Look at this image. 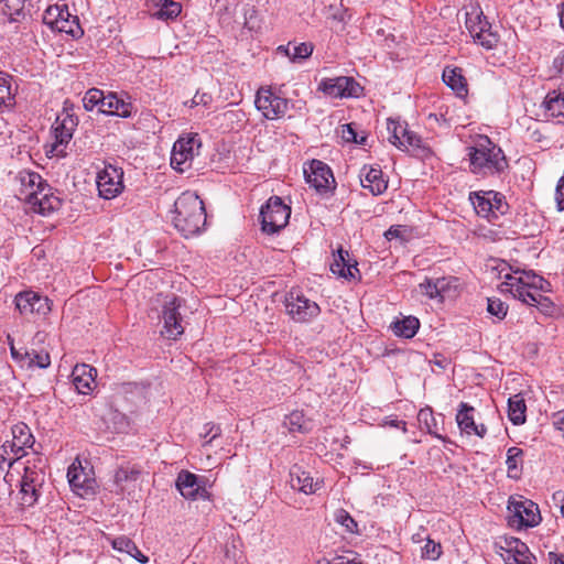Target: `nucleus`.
<instances>
[{"mask_svg": "<svg viewBox=\"0 0 564 564\" xmlns=\"http://www.w3.org/2000/svg\"><path fill=\"white\" fill-rule=\"evenodd\" d=\"M503 279V292H509L527 305L536 306L543 314L552 313L553 302L541 293L550 291V283L543 276L531 270L517 269L512 273H506Z\"/></svg>", "mask_w": 564, "mask_h": 564, "instance_id": "f257e3e1", "label": "nucleus"}, {"mask_svg": "<svg viewBox=\"0 0 564 564\" xmlns=\"http://www.w3.org/2000/svg\"><path fill=\"white\" fill-rule=\"evenodd\" d=\"M172 223L185 238L198 235L206 225L205 206L199 196L186 191L174 203Z\"/></svg>", "mask_w": 564, "mask_h": 564, "instance_id": "f03ea898", "label": "nucleus"}, {"mask_svg": "<svg viewBox=\"0 0 564 564\" xmlns=\"http://www.w3.org/2000/svg\"><path fill=\"white\" fill-rule=\"evenodd\" d=\"M469 169L475 175L487 177L500 174L508 166L503 151L487 135H479L468 148Z\"/></svg>", "mask_w": 564, "mask_h": 564, "instance_id": "7ed1b4c3", "label": "nucleus"}, {"mask_svg": "<svg viewBox=\"0 0 564 564\" xmlns=\"http://www.w3.org/2000/svg\"><path fill=\"white\" fill-rule=\"evenodd\" d=\"M507 510L508 524L513 529L533 528L541 522L539 507L532 500L511 497Z\"/></svg>", "mask_w": 564, "mask_h": 564, "instance_id": "20e7f679", "label": "nucleus"}, {"mask_svg": "<svg viewBox=\"0 0 564 564\" xmlns=\"http://www.w3.org/2000/svg\"><path fill=\"white\" fill-rule=\"evenodd\" d=\"M291 209L282 198L272 196L260 209L261 229L263 232L273 235L284 228L290 219Z\"/></svg>", "mask_w": 564, "mask_h": 564, "instance_id": "39448f33", "label": "nucleus"}, {"mask_svg": "<svg viewBox=\"0 0 564 564\" xmlns=\"http://www.w3.org/2000/svg\"><path fill=\"white\" fill-rule=\"evenodd\" d=\"M466 28L475 42L486 50H492L497 46L499 35L492 31L491 24L479 7H475L466 13Z\"/></svg>", "mask_w": 564, "mask_h": 564, "instance_id": "423d86ee", "label": "nucleus"}, {"mask_svg": "<svg viewBox=\"0 0 564 564\" xmlns=\"http://www.w3.org/2000/svg\"><path fill=\"white\" fill-rule=\"evenodd\" d=\"M37 464H32L28 460V465L24 467V474L22 476L20 486L21 500L23 506H33L40 496V489L45 481V473L43 470L42 458H37Z\"/></svg>", "mask_w": 564, "mask_h": 564, "instance_id": "0eeeda50", "label": "nucleus"}, {"mask_svg": "<svg viewBox=\"0 0 564 564\" xmlns=\"http://www.w3.org/2000/svg\"><path fill=\"white\" fill-rule=\"evenodd\" d=\"M284 306L286 314L296 323H307L321 312L316 302L311 301L300 290L294 289L285 295Z\"/></svg>", "mask_w": 564, "mask_h": 564, "instance_id": "6e6552de", "label": "nucleus"}, {"mask_svg": "<svg viewBox=\"0 0 564 564\" xmlns=\"http://www.w3.org/2000/svg\"><path fill=\"white\" fill-rule=\"evenodd\" d=\"M200 145V139L197 134L189 133L180 137L172 148L171 166L178 172L188 170L195 155L198 154Z\"/></svg>", "mask_w": 564, "mask_h": 564, "instance_id": "1a4fd4ad", "label": "nucleus"}, {"mask_svg": "<svg viewBox=\"0 0 564 564\" xmlns=\"http://www.w3.org/2000/svg\"><path fill=\"white\" fill-rule=\"evenodd\" d=\"M78 124V119L67 107L57 115L56 120L52 127L54 134V143L52 144L51 152L57 156H65V148L73 138V133Z\"/></svg>", "mask_w": 564, "mask_h": 564, "instance_id": "9d476101", "label": "nucleus"}, {"mask_svg": "<svg viewBox=\"0 0 564 564\" xmlns=\"http://www.w3.org/2000/svg\"><path fill=\"white\" fill-rule=\"evenodd\" d=\"M469 200L477 215L487 219L498 218L508 209L505 197L495 191L473 192L469 194Z\"/></svg>", "mask_w": 564, "mask_h": 564, "instance_id": "9b49d317", "label": "nucleus"}, {"mask_svg": "<svg viewBox=\"0 0 564 564\" xmlns=\"http://www.w3.org/2000/svg\"><path fill=\"white\" fill-rule=\"evenodd\" d=\"M256 108L268 120L282 118L290 108V100L278 96L270 87H260L256 95Z\"/></svg>", "mask_w": 564, "mask_h": 564, "instance_id": "f8f14e48", "label": "nucleus"}, {"mask_svg": "<svg viewBox=\"0 0 564 564\" xmlns=\"http://www.w3.org/2000/svg\"><path fill=\"white\" fill-rule=\"evenodd\" d=\"M97 188L99 196L105 199H112L122 193L123 185V171L111 164L105 167L97 174Z\"/></svg>", "mask_w": 564, "mask_h": 564, "instance_id": "ddd939ff", "label": "nucleus"}, {"mask_svg": "<svg viewBox=\"0 0 564 564\" xmlns=\"http://www.w3.org/2000/svg\"><path fill=\"white\" fill-rule=\"evenodd\" d=\"M24 202L30 209L43 216H47L61 207V199L52 193L50 185L42 186L37 192H24Z\"/></svg>", "mask_w": 564, "mask_h": 564, "instance_id": "4468645a", "label": "nucleus"}, {"mask_svg": "<svg viewBox=\"0 0 564 564\" xmlns=\"http://www.w3.org/2000/svg\"><path fill=\"white\" fill-rule=\"evenodd\" d=\"M318 89L333 98L358 97L362 91L361 86L352 77L346 76L324 79L319 83Z\"/></svg>", "mask_w": 564, "mask_h": 564, "instance_id": "2eb2a0df", "label": "nucleus"}, {"mask_svg": "<svg viewBox=\"0 0 564 564\" xmlns=\"http://www.w3.org/2000/svg\"><path fill=\"white\" fill-rule=\"evenodd\" d=\"M181 307V299L173 296L170 301L163 305V329L161 334L169 339H176L184 333L182 326V317L178 312Z\"/></svg>", "mask_w": 564, "mask_h": 564, "instance_id": "dca6fc26", "label": "nucleus"}, {"mask_svg": "<svg viewBox=\"0 0 564 564\" xmlns=\"http://www.w3.org/2000/svg\"><path fill=\"white\" fill-rule=\"evenodd\" d=\"M304 175L306 182L318 193L327 192L335 183L330 167L319 160H313L310 166L304 169Z\"/></svg>", "mask_w": 564, "mask_h": 564, "instance_id": "f3484780", "label": "nucleus"}, {"mask_svg": "<svg viewBox=\"0 0 564 564\" xmlns=\"http://www.w3.org/2000/svg\"><path fill=\"white\" fill-rule=\"evenodd\" d=\"M175 485L185 499L197 500L207 497L205 479L188 470L178 473Z\"/></svg>", "mask_w": 564, "mask_h": 564, "instance_id": "a211bd4d", "label": "nucleus"}, {"mask_svg": "<svg viewBox=\"0 0 564 564\" xmlns=\"http://www.w3.org/2000/svg\"><path fill=\"white\" fill-rule=\"evenodd\" d=\"M34 437L30 427L24 423H18L12 426V441H7L2 445V451L8 453V448L12 452L15 458H21L25 455V448L32 447Z\"/></svg>", "mask_w": 564, "mask_h": 564, "instance_id": "6ab92c4d", "label": "nucleus"}, {"mask_svg": "<svg viewBox=\"0 0 564 564\" xmlns=\"http://www.w3.org/2000/svg\"><path fill=\"white\" fill-rule=\"evenodd\" d=\"M474 412V406L466 402H460L456 413V422L462 433L467 435L475 434L482 438L487 433V427L484 424H476Z\"/></svg>", "mask_w": 564, "mask_h": 564, "instance_id": "aec40b11", "label": "nucleus"}, {"mask_svg": "<svg viewBox=\"0 0 564 564\" xmlns=\"http://www.w3.org/2000/svg\"><path fill=\"white\" fill-rule=\"evenodd\" d=\"M15 306L21 314H46L51 311L48 300L32 291L21 292L15 296Z\"/></svg>", "mask_w": 564, "mask_h": 564, "instance_id": "412c9836", "label": "nucleus"}, {"mask_svg": "<svg viewBox=\"0 0 564 564\" xmlns=\"http://www.w3.org/2000/svg\"><path fill=\"white\" fill-rule=\"evenodd\" d=\"M506 546L502 547L507 555L508 564H534L535 556L530 552L528 545L518 538H506Z\"/></svg>", "mask_w": 564, "mask_h": 564, "instance_id": "4be33fe9", "label": "nucleus"}, {"mask_svg": "<svg viewBox=\"0 0 564 564\" xmlns=\"http://www.w3.org/2000/svg\"><path fill=\"white\" fill-rule=\"evenodd\" d=\"M289 476L291 487L305 495L316 492L321 486L319 479L314 480L310 471L304 470L296 464L291 467Z\"/></svg>", "mask_w": 564, "mask_h": 564, "instance_id": "5701e85b", "label": "nucleus"}, {"mask_svg": "<svg viewBox=\"0 0 564 564\" xmlns=\"http://www.w3.org/2000/svg\"><path fill=\"white\" fill-rule=\"evenodd\" d=\"M360 183L375 196L383 194L388 188V180L383 177L380 169L364 166L360 171Z\"/></svg>", "mask_w": 564, "mask_h": 564, "instance_id": "b1692460", "label": "nucleus"}, {"mask_svg": "<svg viewBox=\"0 0 564 564\" xmlns=\"http://www.w3.org/2000/svg\"><path fill=\"white\" fill-rule=\"evenodd\" d=\"M333 273L338 274L345 279H355L356 274L359 273L358 263L352 260L349 252L339 248L337 253L334 254V261L330 264Z\"/></svg>", "mask_w": 564, "mask_h": 564, "instance_id": "393cba45", "label": "nucleus"}, {"mask_svg": "<svg viewBox=\"0 0 564 564\" xmlns=\"http://www.w3.org/2000/svg\"><path fill=\"white\" fill-rule=\"evenodd\" d=\"M96 369L89 365H76L72 371V381L78 393L88 394L93 390Z\"/></svg>", "mask_w": 564, "mask_h": 564, "instance_id": "a878e982", "label": "nucleus"}, {"mask_svg": "<svg viewBox=\"0 0 564 564\" xmlns=\"http://www.w3.org/2000/svg\"><path fill=\"white\" fill-rule=\"evenodd\" d=\"M420 328V321L415 316H404L397 318L390 324V329L398 337L412 338Z\"/></svg>", "mask_w": 564, "mask_h": 564, "instance_id": "bb28decb", "label": "nucleus"}, {"mask_svg": "<svg viewBox=\"0 0 564 564\" xmlns=\"http://www.w3.org/2000/svg\"><path fill=\"white\" fill-rule=\"evenodd\" d=\"M442 77L443 82L454 90L458 97H464L468 94L467 83L460 68L445 67Z\"/></svg>", "mask_w": 564, "mask_h": 564, "instance_id": "cd10ccee", "label": "nucleus"}, {"mask_svg": "<svg viewBox=\"0 0 564 564\" xmlns=\"http://www.w3.org/2000/svg\"><path fill=\"white\" fill-rule=\"evenodd\" d=\"M101 112L115 115L121 118H129L132 113V105L118 98L117 95L109 93L105 97Z\"/></svg>", "mask_w": 564, "mask_h": 564, "instance_id": "c85d7f7f", "label": "nucleus"}, {"mask_svg": "<svg viewBox=\"0 0 564 564\" xmlns=\"http://www.w3.org/2000/svg\"><path fill=\"white\" fill-rule=\"evenodd\" d=\"M398 149L411 152L413 155L417 156H426L431 152L430 148L426 147L422 138L409 129L405 132V135L403 137V140Z\"/></svg>", "mask_w": 564, "mask_h": 564, "instance_id": "c756f323", "label": "nucleus"}, {"mask_svg": "<svg viewBox=\"0 0 564 564\" xmlns=\"http://www.w3.org/2000/svg\"><path fill=\"white\" fill-rule=\"evenodd\" d=\"M527 404L521 394L508 399V419L513 425H521L527 420Z\"/></svg>", "mask_w": 564, "mask_h": 564, "instance_id": "7c9ffc66", "label": "nucleus"}, {"mask_svg": "<svg viewBox=\"0 0 564 564\" xmlns=\"http://www.w3.org/2000/svg\"><path fill=\"white\" fill-rule=\"evenodd\" d=\"M278 51L284 53L292 62H300L311 56L313 46L308 43H300L294 45L289 43L285 46L280 45Z\"/></svg>", "mask_w": 564, "mask_h": 564, "instance_id": "2f4dec72", "label": "nucleus"}, {"mask_svg": "<svg viewBox=\"0 0 564 564\" xmlns=\"http://www.w3.org/2000/svg\"><path fill=\"white\" fill-rule=\"evenodd\" d=\"M153 6L158 9L154 15L159 20H171L176 18L182 10V7L178 2L173 0H152Z\"/></svg>", "mask_w": 564, "mask_h": 564, "instance_id": "473e14b6", "label": "nucleus"}, {"mask_svg": "<svg viewBox=\"0 0 564 564\" xmlns=\"http://www.w3.org/2000/svg\"><path fill=\"white\" fill-rule=\"evenodd\" d=\"M21 189L19 194V198L24 200V192H37L42 186H47L48 184L43 181L40 174L37 173H21L20 174Z\"/></svg>", "mask_w": 564, "mask_h": 564, "instance_id": "72a5a7b5", "label": "nucleus"}, {"mask_svg": "<svg viewBox=\"0 0 564 564\" xmlns=\"http://www.w3.org/2000/svg\"><path fill=\"white\" fill-rule=\"evenodd\" d=\"M11 80V75L0 73V108H12L15 104Z\"/></svg>", "mask_w": 564, "mask_h": 564, "instance_id": "f704fd0d", "label": "nucleus"}, {"mask_svg": "<svg viewBox=\"0 0 564 564\" xmlns=\"http://www.w3.org/2000/svg\"><path fill=\"white\" fill-rule=\"evenodd\" d=\"M24 2L25 0H0V9L11 22H15L25 17Z\"/></svg>", "mask_w": 564, "mask_h": 564, "instance_id": "c9c22d12", "label": "nucleus"}, {"mask_svg": "<svg viewBox=\"0 0 564 564\" xmlns=\"http://www.w3.org/2000/svg\"><path fill=\"white\" fill-rule=\"evenodd\" d=\"M545 109L553 118H564V96L552 91L545 97Z\"/></svg>", "mask_w": 564, "mask_h": 564, "instance_id": "e433bc0d", "label": "nucleus"}, {"mask_svg": "<svg viewBox=\"0 0 564 564\" xmlns=\"http://www.w3.org/2000/svg\"><path fill=\"white\" fill-rule=\"evenodd\" d=\"M283 426L291 433H306L308 431L304 414L300 411H293L284 417Z\"/></svg>", "mask_w": 564, "mask_h": 564, "instance_id": "4c0bfd02", "label": "nucleus"}, {"mask_svg": "<svg viewBox=\"0 0 564 564\" xmlns=\"http://www.w3.org/2000/svg\"><path fill=\"white\" fill-rule=\"evenodd\" d=\"M523 451L519 447L512 446L507 451L506 465L508 475L511 478H518L520 475L519 463H521Z\"/></svg>", "mask_w": 564, "mask_h": 564, "instance_id": "58836bf2", "label": "nucleus"}, {"mask_svg": "<svg viewBox=\"0 0 564 564\" xmlns=\"http://www.w3.org/2000/svg\"><path fill=\"white\" fill-rule=\"evenodd\" d=\"M387 129L389 132V141L399 148L405 132L408 131V126L389 119L387 122Z\"/></svg>", "mask_w": 564, "mask_h": 564, "instance_id": "ea45409f", "label": "nucleus"}, {"mask_svg": "<svg viewBox=\"0 0 564 564\" xmlns=\"http://www.w3.org/2000/svg\"><path fill=\"white\" fill-rule=\"evenodd\" d=\"M417 420L425 426L431 435L442 440L443 437L437 433V423L430 408L421 409L417 414Z\"/></svg>", "mask_w": 564, "mask_h": 564, "instance_id": "a19ab883", "label": "nucleus"}, {"mask_svg": "<svg viewBox=\"0 0 564 564\" xmlns=\"http://www.w3.org/2000/svg\"><path fill=\"white\" fill-rule=\"evenodd\" d=\"M105 97L106 95L102 90L97 88L89 89L83 98L85 109L93 110L96 106H99V110L101 111Z\"/></svg>", "mask_w": 564, "mask_h": 564, "instance_id": "79ce46f5", "label": "nucleus"}, {"mask_svg": "<svg viewBox=\"0 0 564 564\" xmlns=\"http://www.w3.org/2000/svg\"><path fill=\"white\" fill-rule=\"evenodd\" d=\"M436 281L440 302H443L446 296H451L452 291H455L458 286V279L454 276L437 278Z\"/></svg>", "mask_w": 564, "mask_h": 564, "instance_id": "37998d69", "label": "nucleus"}, {"mask_svg": "<svg viewBox=\"0 0 564 564\" xmlns=\"http://www.w3.org/2000/svg\"><path fill=\"white\" fill-rule=\"evenodd\" d=\"M139 476L140 470L137 468L120 467L115 474V482L123 489L126 484L135 481Z\"/></svg>", "mask_w": 564, "mask_h": 564, "instance_id": "c03bdc74", "label": "nucleus"}, {"mask_svg": "<svg viewBox=\"0 0 564 564\" xmlns=\"http://www.w3.org/2000/svg\"><path fill=\"white\" fill-rule=\"evenodd\" d=\"M55 31L64 32L66 34L72 35L73 37H79L83 35V30L79 25V20L77 15H73L64 21L63 24L58 25Z\"/></svg>", "mask_w": 564, "mask_h": 564, "instance_id": "a18cd8bd", "label": "nucleus"}, {"mask_svg": "<svg viewBox=\"0 0 564 564\" xmlns=\"http://www.w3.org/2000/svg\"><path fill=\"white\" fill-rule=\"evenodd\" d=\"M67 477H68L69 485L73 488H76V489L88 488V486H86L87 477L83 473L82 468H78V467H75L74 465H72L68 468Z\"/></svg>", "mask_w": 564, "mask_h": 564, "instance_id": "49530a36", "label": "nucleus"}, {"mask_svg": "<svg viewBox=\"0 0 564 564\" xmlns=\"http://www.w3.org/2000/svg\"><path fill=\"white\" fill-rule=\"evenodd\" d=\"M487 311L492 316H496L498 319H503L508 312V306L497 297H488L487 300Z\"/></svg>", "mask_w": 564, "mask_h": 564, "instance_id": "de8ad7c7", "label": "nucleus"}, {"mask_svg": "<svg viewBox=\"0 0 564 564\" xmlns=\"http://www.w3.org/2000/svg\"><path fill=\"white\" fill-rule=\"evenodd\" d=\"M61 14L59 4L48 7L43 14V22L52 30L58 26V15Z\"/></svg>", "mask_w": 564, "mask_h": 564, "instance_id": "09e8293b", "label": "nucleus"}, {"mask_svg": "<svg viewBox=\"0 0 564 564\" xmlns=\"http://www.w3.org/2000/svg\"><path fill=\"white\" fill-rule=\"evenodd\" d=\"M340 135L345 142H352L357 144H365L366 137L358 139V133L352 123L343 124L340 128Z\"/></svg>", "mask_w": 564, "mask_h": 564, "instance_id": "8fccbe9b", "label": "nucleus"}, {"mask_svg": "<svg viewBox=\"0 0 564 564\" xmlns=\"http://www.w3.org/2000/svg\"><path fill=\"white\" fill-rule=\"evenodd\" d=\"M420 292L431 300L440 302L438 288L436 279H425L424 282L419 284Z\"/></svg>", "mask_w": 564, "mask_h": 564, "instance_id": "3c124183", "label": "nucleus"}, {"mask_svg": "<svg viewBox=\"0 0 564 564\" xmlns=\"http://www.w3.org/2000/svg\"><path fill=\"white\" fill-rule=\"evenodd\" d=\"M336 522L345 527L347 532L354 533L357 531V522L354 518L344 509H340L335 514Z\"/></svg>", "mask_w": 564, "mask_h": 564, "instance_id": "603ef678", "label": "nucleus"}, {"mask_svg": "<svg viewBox=\"0 0 564 564\" xmlns=\"http://www.w3.org/2000/svg\"><path fill=\"white\" fill-rule=\"evenodd\" d=\"M30 351H31V360H30V362H28L26 368L37 367L41 369H45L51 365V358L47 352H43V351L36 352L34 350H30Z\"/></svg>", "mask_w": 564, "mask_h": 564, "instance_id": "864d4df0", "label": "nucleus"}, {"mask_svg": "<svg viewBox=\"0 0 564 564\" xmlns=\"http://www.w3.org/2000/svg\"><path fill=\"white\" fill-rule=\"evenodd\" d=\"M441 544L427 539L426 543L422 547V557L435 561L441 556Z\"/></svg>", "mask_w": 564, "mask_h": 564, "instance_id": "5fc2aeb1", "label": "nucleus"}, {"mask_svg": "<svg viewBox=\"0 0 564 564\" xmlns=\"http://www.w3.org/2000/svg\"><path fill=\"white\" fill-rule=\"evenodd\" d=\"M111 545L116 551L126 554L135 551V543L127 536L115 538L111 542Z\"/></svg>", "mask_w": 564, "mask_h": 564, "instance_id": "6e6d98bb", "label": "nucleus"}, {"mask_svg": "<svg viewBox=\"0 0 564 564\" xmlns=\"http://www.w3.org/2000/svg\"><path fill=\"white\" fill-rule=\"evenodd\" d=\"M11 356L15 362L22 368L28 367V362L31 360V351L24 347H12Z\"/></svg>", "mask_w": 564, "mask_h": 564, "instance_id": "4d7b16f0", "label": "nucleus"}, {"mask_svg": "<svg viewBox=\"0 0 564 564\" xmlns=\"http://www.w3.org/2000/svg\"><path fill=\"white\" fill-rule=\"evenodd\" d=\"M555 202H556L557 210L563 212L564 210V176H562L557 182V186L555 188Z\"/></svg>", "mask_w": 564, "mask_h": 564, "instance_id": "13d9d810", "label": "nucleus"}, {"mask_svg": "<svg viewBox=\"0 0 564 564\" xmlns=\"http://www.w3.org/2000/svg\"><path fill=\"white\" fill-rule=\"evenodd\" d=\"M213 101V97L208 93H199L197 91L195 96L189 101V107L203 105L208 106Z\"/></svg>", "mask_w": 564, "mask_h": 564, "instance_id": "bf43d9fd", "label": "nucleus"}, {"mask_svg": "<svg viewBox=\"0 0 564 564\" xmlns=\"http://www.w3.org/2000/svg\"><path fill=\"white\" fill-rule=\"evenodd\" d=\"M220 435V427L213 424V423H208L205 425V433H204V438L207 440V443H210L214 438H216L217 436Z\"/></svg>", "mask_w": 564, "mask_h": 564, "instance_id": "052dcab7", "label": "nucleus"}, {"mask_svg": "<svg viewBox=\"0 0 564 564\" xmlns=\"http://www.w3.org/2000/svg\"><path fill=\"white\" fill-rule=\"evenodd\" d=\"M329 11H332L330 18L333 20H336L338 22H345V20H346V12H347L346 9H344L341 7L330 6L329 7Z\"/></svg>", "mask_w": 564, "mask_h": 564, "instance_id": "680f3d73", "label": "nucleus"}, {"mask_svg": "<svg viewBox=\"0 0 564 564\" xmlns=\"http://www.w3.org/2000/svg\"><path fill=\"white\" fill-rule=\"evenodd\" d=\"M9 454H12V452L10 451V448H8V453H4L2 451V447L0 448V464L2 463H8V467H11L13 465V463L15 460H18L19 458H15V456L13 455V457H8Z\"/></svg>", "mask_w": 564, "mask_h": 564, "instance_id": "e2e57ef3", "label": "nucleus"}, {"mask_svg": "<svg viewBox=\"0 0 564 564\" xmlns=\"http://www.w3.org/2000/svg\"><path fill=\"white\" fill-rule=\"evenodd\" d=\"M224 116L230 120H237V121H243L245 120V112L241 110H229L224 113Z\"/></svg>", "mask_w": 564, "mask_h": 564, "instance_id": "0e129e2a", "label": "nucleus"}, {"mask_svg": "<svg viewBox=\"0 0 564 564\" xmlns=\"http://www.w3.org/2000/svg\"><path fill=\"white\" fill-rule=\"evenodd\" d=\"M128 555H130L131 557L135 558L138 562L142 563V564H145L149 562V558L148 556H145L139 549L138 546L135 545V551H132L131 553H129Z\"/></svg>", "mask_w": 564, "mask_h": 564, "instance_id": "69168bd1", "label": "nucleus"}, {"mask_svg": "<svg viewBox=\"0 0 564 564\" xmlns=\"http://www.w3.org/2000/svg\"><path fill=\"white\" fill-rule=\"evenodd\" d=\"M61 14L58 15V25L63 24L65 20L72 18L73 14L68 11L67 6H59Z\"/></svg>", "mask_w": 564, "mask_h": 564, "instance_id": "338daca9", "label": "nucleus"}, {"mask_svg": "<svg viewBox=\"0 0 564 564\" xmlns=\"http://www.w3.org/2000/svg\"><path fill=\"white\" fill-rule=\"evenodd\" d=\"M551 564H564V556L554 552L549 554Z\"/></svg>", "mask_w": 564, "mask_h": 564, "instance_id": "774afa93", "label": "nucleus"}]
</instances>
